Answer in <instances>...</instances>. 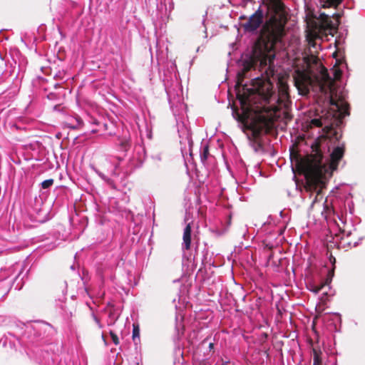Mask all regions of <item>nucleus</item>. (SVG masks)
Wrapping results in <instances>:
<instances>
[{"label": "nucleus", "instance_id": "nucleus-12", "mask_svg": "<svg viewBox=\"0 0 365 365\" xmlns=\"http://www.w3.org/2000/svg\"><path fill=\"white\" fill-rule=\"evenodd\" d=\"M332 72L334 74V79L339 80L341 78L342 71L336 65H334Z\"/></svg>", "mask_w": 365, "mask_h": 365}, {"label": "nucleus", "instance_id": "nucleus-19", "mask_svg": "<svg viewBox=\"0 0 365 365\" xmlns=\"http://www.w3.org/2000/svg\"><path fill=\"white\" fill-rule=\"evenodd\" d=\"M329 260H330L331 263H332V264H334L335 262H336L335 258L334 257H332V256H331Z\"/></svg>", "mask_w": 365, "mask_h": 365}, {"label": "nucleus", "instance_id": "nucleus-11", "mask_svg": "<svg viewBox=\"0 0 365 365\" xmlns=\"http://www.w3.org/2000/svg\"><path fill=\"white\" fill-rule=\"evenodd\" d=\"M313 354H314L313 365H322V357H321V353L318 352L317 350L314 349Z\"/></svg>", "mask_w": 365, "mask_h": 365}, {"label": "nucleus", "instance_id": "nucleus-1", "mask_svg": "<svg viewBox=\"0 0 365 365\" xmlns=\"http://www.w3.org/2000/svg\"><path fill=\"white\" fill-rule=\"evenodd\" d=\"M339 139L337 132L332 127L324 126L322 134L312 145L314 153L298 163V169L306 178V189L316 191L312 209L323 200L321 190L325 180L336 169L339 161L344 155V145L339 143Z\"/></svg>", "mask_w": 365, "mask_h": 365}, {"label": "nucleus", "instance_id": "nucleus-3", "mask_svg": "<svg viewBox=\"0 0 365 365\" xmlns=\"http://www.w3.org/2000/svg\"><path fill=\"white\" fill-rule=\"evenodd\" d=\"M302 68H297L294 75L295 86L302 95L307 94L310 90L319 91L328 100L334 115L344 117L348 115L349 105L346 101V93L342 88L336 87L327 70L319 59L312 57V62L302 59Z\"/></svg>", "mask_w": 365, "mask_h": 365}, {"label": "nucleus", "instance_id": "nucleus-20", "mask_svg": "<svg viewBox=\"0 0 365 365\" xmlns=\"http://www.w3.org/2000/svg\"><path fill=\"white\" fill-rule=\"evenodd\" d=\"M102 339H103V340L104 341H106V339H105V336H104V334H102Z\"/></svg>", "mask_w": 365, "mask_h": 365}, {"label": "nucleus", "instance_id": "nucleus-2", "mask_svg": "<svg viewBox=\"0 0 365 365\" xmlns=\"http://www.w3.org/2000/svg\"><path fill=\"white\" fill-rule=\"evenodd\" d=\"M274 56L272 54L261 58L259 67L264 76L255 78L250 86L242 85L240 79L237 83L242 86L237 94L242 103L251 106L257 103V99H260L262 106H256V108L259 112H264L265 114H262V117L269 121L274 120L277 117L280 106H286L289 98L288 85L284 76L277 77L278 94L273 91L270 78H274Z\"/></svg>", "mask_w": 365, "mask_h": 365}, {"label": "nucleus", "instance_id": "nucleus-17", "mask_svg": "<svg viewBox=\"0 0 365 365\" xmlns=\"http://www.w3.org/2000/svg\"><path fill=\"white\" fill-rule=\"evenodd\" d=\"M133 337L135 339L136 337H139V330L138 327L133 326Z\"/></svg>", "mask_w": 365, "mask_h": 365}, {"label": "nucleus", "instance_id": "nucleus-4", "mask_svg": "<svg viewBox=\"0 0 365 365\" xmlns=\"http://www.w3.org/2000/svg\"><path fill=\"white\" fill-rule=\"evenodd\" d=\"M287 11L280 0H272L268 8V20L264 29L274 41H279L284 34Z\"/></svg>", "mask_w": 365, "mask_h": 365}, {"label": "nucleus", "instance_id": "nucleus-18", "mask_svg": "<svg viewBox=\"0 0 365 365\" xmlns=\"http://www.w3.org/2000/svg\"><path fill=\"white\" fill-rule=\"evenodd\" d=\"M93 319L95 320V322H96L98 327L100 328V329H102L103 327V324L101 323L99 319L96 316V315H93Z\"/></svg>", "mask_w": 365, "mask_h": 365}, {"label": "nucleus", "instance_id": "nucleus-8", "mask_svg": "<svg viewBox=\"0 0 365 365\" xmlns=\"http://www.w3.org/2000/svg\"><path fill=\"white\" fill-rule=\"evenodd\" d=\"M182 247L185 250H188L190 248L191 244V225L190 223H187L184 229Z\"/></svg>", "mask_w": 365, "mask_h": 365}, {"label": "nucleus", "instance_id": "nucleus-10", "mask_svg": "<svg viewBox=\"0 0 365 365\" xmlns=\"http://www.w3.org/2000/svg\"><path fill=\"white\" fill-rule=\"evenodd\" d=\"M323 125V123L321 118H314L309 122L307 125L308 129H312L314 128H319Z\"/></svg>", "mask_w": 365, "mask_h": 365}, {"label": "nucleus", "instance_id": "nucleus-6", "mask_svg": "<svg viewBox=\"0 0 365 365\" xmlns=\"http://www.w3.org/2000/svg\"><path fill=\"white\" fill-rule=\"evenodd\" d=\"M262 22L260 15L255 14L250 17L248 22L245 24V29L250 31H254L259 27Z\"/></svg>", "mask_w": 365, "mask_h": 365}, {"label": "nucleus", "instance_id": "nucleus-5", "mask_svg": "<svg viewBox=\"0 0 365 365\" xmlns=\"http://www.w3.org/2000/svg\"><path fill=\"white\" fill-rule=\"evenodd\" d=\"M318 21L319 26L324 30L335 29L339 24V14H333L331 16L324 13L319 14V17L314 16Z\"/></svg>", "mask_w": 365, "mask_h": 365}, {"label": "nucleus", "instance_id": "nucleus-13", "mask_svg": "<svg viewBox=\"0 0 365 365\" xmlns=\"http://www.w3.org/2000/svg\"><path fill=\"white\" fill-rule=\"evenodd\" d=\"M331 209L328 207L325 203L323 204V211L322 212V215L324 217V218H327L329 215L331 213Z\"/></svg>", "mask_w": 365, "mask_h": 365}, {"label": "nucleus", "instance_id": "nucleus-14", "mask_svg": "<svg viewBox=\"0 0 365 365\" xmlns=\"http://www.w3.org/2000/svg\"><path fill=\"white\" fill-rule=\"evenodd\" d=\"M53 184V179H48L42 182L41 186L43 189H47L50 187Z\"/></svg>", "mask_w": 365, "mask_h": 365}, {"label": "nucleus", "instance_id": "nucleus-7", "mask_svg": "<svg viewBox=\"0 0 365 365\" xmlns=\"http://www.w3.org/2000/svg\"><path fill=\"white\" fill-rule=\"evenodd\" d=\"M333 276V271L329 273L328 277L326 279V280L323 282H321L319 284H317L315 282H309L307 284L308 289L317 294L320 290H322L326 285H328L331 281V279H329V277H331Z\"/></svg>", "mask_w": 365, "mask_h": 365}, {"label": "nucleus", "instance_id": "nucleus-9", "mask_svg": "<svg viewBox=\"0 0 365 365\" xmlns=\"http://www.w3.org/2000/svg\"><path fill=\"white\" fill-rule=\"evenodd\" d=\"M341 0H319V6L323 8L336 7Z\"/></svg>", "mask_w": 365, "mask_h": 365}, {"label": "nucleus", "instance_id": "nucleus-15", "mask_svg": "<svg viewBox=\"0 0 365 365\" xmlns=\"http://www.w3.org/2000/svg\"><path fill=\"white\" fill-rule=\"evenodd\" d=\"M208 155H209V150H208V147L207 146H205L203 148V150H202V153L200 155L201 157V160L202 161H205L207 159V157H208Z\"/></svg>", "mask_w": 365, "mask_h": 365}, {"label": "nucleus", "instance_id": "nucleus-16", "mask_svg": "<svg viewBox=\"0 0 365 365\" xmlns=\"http://www.w3.org/2000/svg\"><path fill=\"white\" fill-rule=\"evenodd\" d=\"M110 335L113 342L115 345H118L119 344V339H118V336L112 331H110Z\"/></svg>", "mask_w": 365, "mask_h": 365}]
</instances>
